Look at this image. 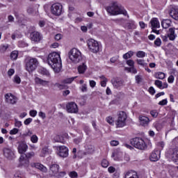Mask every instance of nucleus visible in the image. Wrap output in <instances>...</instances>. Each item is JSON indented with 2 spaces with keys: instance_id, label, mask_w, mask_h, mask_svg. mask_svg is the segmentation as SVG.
Returning a JSON list of instances; mask_svg holds the SVG:
<instances>
[{
  "instance_id": "1",
  "label": "nucleus",
  "mask_w": 178,
  "mask_h": 178,
  "mask_svg": "<svg viewBox=\"0 0 178 178\" xmlns=\"http://www.w3.org/2000/svg\"><path fill=\"white\" fill-rule=\"evenodd\" d=\"M47 63L51 66L55 73H59L62 70L60 54L56 52L50 53L47 57Z\"/></svg>"
},
{
  "instance_id": "2",
  "label": "nucleus",
  "mask_w": 178,
  "mask_h": 178,
  "mask_svg": "<svg viewBox=\"0 0 178 178\" xmlns=\"http://www.w3.org/2000/svg\"><path fill=\"white\" fill-rule=\"evenodd\" d=\"M106 9L111 16H116L118 15H124V16H127V11L124 10V8L119 6L117 2L112 3Z\"/></svg>"
},
{
  "instance_id": "3",
  "label": "nucleus",
  "mask_w": 178,
  "mask_h": 178,
  "mask_svg": "<svg viewBox=\"0 0 178 178\" xmlns=\"http://www.w3.org/2000/svg\"><path fill=\"white\" fill-rule=\"evenodd\" d=\"M38 66V60L34 58H26L25 60V69L29 73H33Z\"/></svg>"
},
{
  "instance_id": "4",
  "label": "nucleus",
  "mask_w": 178,
  "mask_h": 178,
  "mask_svg": "<svg viewBox=\"0 0 178 178\" xmlns=\"http://www.w3.org/2000/svg\"><path fill=\"white\" fill-rule=\"evenodd\" d=\"M68 55L70 60H72L73 63H79V62L81 60V52L76 48L71 49Z\"/></svg>"
},
{
  "instance_id": "5",
  "label": "nucleus",
  "mask_w": 178,
  "mask_h": 178,
  "mask_svg": "<svg viewBox=\"0 0 178 178\" xmlns=\"http://www.w3.org/2000/svg\"><path fill=\"white\" fill-rule=\"evenodd\" d=\"M118 116V119L115 121L116 127H124L126 126V120H127V114L124 111H120Z\"/></svg>"
},
{
  "instance_id": "6",
  "label": "nucleus",
  "mask_w": 178,
  "mask_h": 178,
  "mask_svg": "<svg viewBox=\"0 0 178 178\" xmlns=\"http://www.w3.org/2000/svg\"><path fill=\"white\" fill-rule=\"evenodd\" d=\"M131 144L138 149H145L147 148V143L144 139L141 138H134L131 140Z\"/></svg>"
},
{
  "instance_id": "7",
  "label": "nucleus",
  "mask_w": 178,
  "mask_h": 178,
  "mask_svg": "<svg viewBox=\"0 0 178 178\" xmlns=\"http://www.w3.org/2000/svg\"><path fill=\"white\" fill-rule=\"evenodd\" d=\"M165 156L172 159L175 163L178 165V148L169 149L165 154Z\"/></svg>"
},
{
  "instance_id": "8",
  "label": "nucleus",
  "mask_w": 178,
  "mask_h": 178,
  "mask_svg": "<svg viewBox=\"0 0 178 178\" xmlns=\"http://www.w3.org/2000/svg\"><path fill=\"white\" fill-rule=\"evenodd\" d=\"M88 47L92 52L97 54L99 51V44L94 39H90L87 42Z\"/></svg>"
},
{
  "instance_id": "9",
  "label": "nucleus",
  "mask_w": 178,
  "mask_h": 178,
  "mask_svg": "<svg viewBox=\"0 0 178 178\" xmlns=\"http://www.w3.org/2000/svg\"><path fill=\"white\" fill-rule=\"evenodd\" d=\"M51 12L54 16H60L62 15V6L59 3H56L51 6Z\"/></svg>"
},
{
  "instance_id": "10",
  "label": "nucleus",
  "mask_w": 178,
  "mask_h": 178,
  "mask_svg": "<svg viewBox=\"0 0 178 178\" xmlns=\"http://www.w3.org/2000/svg\"><path fill=\"white\" fill-rule=\"evenodd\" d=\"M58 149V155L61 158H66L69 155V149L66 146H58L57 147Z\"/></svg>"
},
{
  "instance_id": "11",
  "label": "nucleus",
  "mask_w": 178,
  "mask_h": 178,
  "mask_svg": "<svg viewBox=\"0 0 178 178\" xmlns=\"http://www.w3.org/2000/svg\"><path fill=\"white\" fill-rule=\"evenodd\" d=\"M66 108L69 113H77V112H79L77 104L73 102L68 103Z\"/></svg>"
},
{
  "instance_id": "12",
  "label": "nucleus",
  "mask_w": 178,
  "mask_h": 178,
  "mask_svg": "<svg viewBox=\"0 0 178 178\" xmlns=\"http://www.w3.org/2000/svg\"><path fill=\"white\" fill-rule=\"evenodd\" d=\"M6 102L7 104H11V105H15L17 102V98L15 97L12 93H7L5 95Z\"/></svg>"
},
{
  "instance_id": "13",
  "label": "nucleus",
  "mask_w": 178,
  "mask_h": 178,
  "mask_svg": "<svg viewBox=\"0 0 178 178\" xmlns=\"http://www.w3.org/2000/svg\"><path fill=\"white\" fill-rule=\"evenodd\" d=\"M30 37L31 41H33V42H40V41L42 40V35L38 31L32 32L30 35Z\"/></svg>"
},
{
  "instance_id": "14",
  "label": "nucleus",
  "mask_w": 178,
  "mask_h": 178,
  "mask_svg": "<svg viewBox=\"0 0 178 178\" xmlns=\"http://www.w3.org/2000/svg\"><path fill=\"white\" fill-rule=\"evenodd\" d=\"M161 158V150H154L152 152L149 159L152 162H156Z\"/></svg>"
},
{
  "instance_id": "15",
  "label": "nucleus",
  "mask_w": 178,
  "mask_h": 178,
  "mask_svg": "<svg viewBox=\"0 0 178 178\" xmlns=\"http://www.w3.org/2000/svg\"><path fill=\"white\" fill-rule=\"evenodd\" d=\"M31 166L32 168H36V169H39V170H41V172H43V173H47V172H48V169H47L44 165L40 163H31Z\"/></svg>"
},
{
  "instance_id": "16",
  "label": "nucleus",
  "mask_w": 178,
  "mask_h": 178,
  "mask_svg": "<svg viewBox=\"0 0 178 178\" xmlns=\"http://www.w3.org/2000/svg\"><path fill=\"white\" fill-rule=\"evenodd\" d=\"M3 154L8 159H13V158H15V152L10 148H4Z\"/></svg>"
},
{
  "instance_id": "17",
  "label": "nucleus",
  "mask_w": 178,
  "mask_h": 178,
  "mask_svg": "<svg viewBox=\"0 0 178 178\" xmlns=\"http://www.w3.org/2000/svg\"><path fill=\"white\" fill-rule=\"evenodd\" d=\"M139 122L142 126H148L149 124V118L144 115H140Z\"/></svg>"
},
{
  "instance_id": "18",
  "label": "nucleus",
  "mask_w": 178,
  "mask_h": 178,
  "mask_svg": "<svg viewBox=\"0 0 178 178\" xmlns=\"http://www.w3.org/2000/svg\"><path fill=\"white\" fill-rule=\"evenodd\" d=\"M150 24L152 29H159V27H161V24L159 23V20H158V18H152L150 20Z\"/></svg>"
},
{
  "instance_id": "19",
  "label": "nucleus",
  "mask_w": 178,
  "mask_h": 178,
  "mask_svg": "<svg viewBox=\"0 0 178 178\" xmlns=\"http://www.w3.org/2000/svg\"><path fill=\"white\" fill-rule=\"evenodd\" d=\"M28 148H29V146L26 143L22 142L19 143L18 146V151L19 154H24V152L27 151Z\"/></svg>"
},
{
  "instance_id": "20",
  "label": "nucleus",
  "mask_w": 178,
  "mask_h": 178,
  "mask_svg": "<svg viewBox=\"0 0 178 178\" xmlns=\"http://www.w3.org/2000/svg\"><path fill=\"white\" fill-rule=\"evenodd\" d=\"M175 30H176V29L170 28L168 31V38H170L171 41H173L176 38V37H177Z\"/></svg>"
},
{
  "instance_id": "21",
  "label": "nucleus",
  "mask_w": 178,
  "mask_h": 178,
  "mask_svg": "<svg viewBox=\"0 0 178 178\" xmlns=\"http://www.w3.org/2000/svg\"><path fill=\"white\" fill-rule=\"evenodd\" d=\"M35 83H36V84H40V86H48V84H49V81H45L39 77L35 78Z\"/></svg>"
},
{
  "instance_id": "22",
  "label": "nucleus",
  "mask_w": 178,
  "mask_h": 178,
  "mask_svg": "<svg viewBox=\"0 0 178 178\" xmlns=\"http://www.w3.org/2000/svg\"><path fill=\"white\" fill-rule=\"evenodd\" d=\"M124 178H138L136 172L133 171H128L125 172Z\"/></svg>"
},
{
  "instance_id": "23",
  "label": "nucleus",
  "mask_w": 178,
  "mask_h": 178,
  "mask_svg": "<svg viewBox=\"0 0 178 178\" xmlns=\"http://www.w3.org/2000/svg\"><path fill=\"white\" fill-rule=\"evenodd\" d=\"M170 24H172V21H170V19H166L161 22L163 29H169V27H170Z\"/></svg>"
},
{
  "instance_id": "24",
  "label": "nucleus",
  "mask_w": 178,
  "mask_h": 178,
  "mask_svg": "<svg viewBox=\"0 0 178 178\" xmlns=\"http://www.w3.org/2000/svg\"><path fill=\"white\" fill-rule=\"evenodd\" d=\"M86 70H87V65L86 63H82L78 67V72L79 74H84V73H86Z\"/></svg>"
},
{
  "instance_id": "25",
  "label": "nucleus",
  "mask_w": 178,
  "mask_h": 178,
  "mask_svg": "<svg viewBox=\"0 0 178 178\" xmlns=\"http://www.w3.org/2000/svg\"><path fill=\"white\" fill-rule=\"evenodd\" d=\"M124 27L127 30H133L136 29V24L134 23V21H129L124 25Z\"/></svg>"
},
{
  "instance_id": "26",
  "label": "nucleus",
  "mask_w": 178,
  "mask_h": 178,
  "mask_svg": "<svg viewBox=\"0 0 178 178\" xmlns=\"http://www.w3.org/2000/svg\"><path fill=\"white\" fill-rule=\"evenodd\" d=\"M170 15L175 19V20H178V9L172 8L170 12Z\"/></svg>"
},
{
  "instance_id": "27",
  "label": "nucleus",
  "mask_w": 178,
  "mask_h": 178,
  "mask_svg": "<svg viewBox=\"0 0 178 178\" xmlns=\"http://www.w3.org/2000/svg\"><path fill=\"white\" fill-rule=\"evenodd\" d=\"M14 178H26V173L23 171H17L14 175Z\"/></svg>"
},
{
  "instance_id": "28",
  "label": "nucleus",
  "mask_w": 178,
  "mask_h": 178,
  "mask_svg": "<svg viewBox=\"0 0 178 178\" xmlns=\"http://www.w3.org/2000/svg\"><path fill=\"white\" fill-rule=\"evenodd\" d=\"M113 86L115 88H119V87H122L123 86V81L120 80V79H116L113 82Z\"/></svg>"
},
{
  "instance_id": "29",
  "label": "nucleus",
  "mask_w": 178,
  "mask_h": 178,
  "mask_svg": "<svg viewBox=\"0 0 178 178\" xmlns=\"http://www.w3.org/2000/svg\"><path fill=\"white\" fill-rule=\"evenodd\" d=\"M39 73H40V74H42L43 76H47V77H49L50 76L49 72L44 67H40L39 69Z\"/></svg>"
},
{
  "instance_id": "30",
  "label": "nucleus",
  "mask_w": 178,
  "mask_h": 178,
  "mask_svg": "<svg viewBox=\"0 0 178 178\" xmlns=\"http://www.w3.org/2000/svg\"><path fill=\"white\" fill-rule=\"evenodd\" d=\"M50 170L54 174L58 173V172H59V165L57 164H52L50 166Z\"/></svg>"
},
{
  "instance_id": "31",
  "label": "nucleus",
  "mask_w": 178,
  "mask_h": 178,
  "mask_svg": "<svg viewBox=\"0 0 178 178\" xmlns=\"http://www.w3.org/2000/svg\"><path fill=\"white\" fill-rule=\"evenodd\" d=\"M134 55V51H129L123 55V59L127 60L131 58V56H133Z\"/></svg>"
},
{
  "instance_id": "32",
  "label": "nucleus",
  "mask_w": 178,
  "mask_h": 178,
  "mask_svg": "<svg viewBox=\"0 0 178 178\" xmlns=\"http://www.w3.org/2000/svg\"><path fill=\"white\" fill-rule=\"evenodd\" d=\"M154 77L159 79V80H163L165 79V73L163 72H157L155 74Z\"/></svg>"
},
{
  "instance_id": "33",
  "label": "nucleus",
  "mask_w": 178,
  "mask_h": 178,
  "mask_svg": "<svg viewBox=\"0 0 178 178\" xmlns=\"http://www.w3.org/2000/svg\"><path fill=\"white\" fill-rule=\"evenodd\" d=\"M76 76L71 77V78H67L63 81V84H70L72 82L74 81V79H76Z\"/></svg>"
},
{
  "instance_id": "34",
  "label": "nucleus",
  "mask_w": 178,
  "mask_h": 178,
  "mask_svg": "<svg viewBox=\"0 0 178 178\" xmlns=\"http://www.w3.org/2000/svg\"><path fill=\"white\" fill-rule=\"evenodd\" d=\"M136 63H138V65H140V66H142L143 67H147V63L145 60L137 59Z\"/></svg>"
},
{
  "instance_id": "35",
  "label": "nucleus",
  "mask_w": 178,
  "mask_h": 178,
  "mask_svg": "<svg viewBox=\"0 0 178 178\" xmlns=\"http://www.w3.org/2000/svg\"><path fill=\"white\" fill-rule=\"evenodd\" d=\"M86 151L87 154H92V152H94V146H92V145L86 146Z\"/></svg>"
},
{
  "instance_id": "36",
  "label": "nucleus",
  "mask_w": 178,
  "mask_h": 178,
  "mask_svg": "<svg viewBox=\"0 0 178 178\" xmlns=\"http://www.w3.org/2000/svg\"><path fill=\"white\" fill-rule=\"evenodd\" d=\"M19 162L21 165H25V166H27V165H29V160L24 159V157H23V156H20Z\"/></svg>"
},
{
  "instance_id": "37",
  "label": "nucleus",
  "mask_w": 178,
  "mask_h": 178,
  "mask_svg": "<svg viewBox=\"0 0 178 178\" xmlns=\"http://www.w3.org/2000/svg\"><path fill=\"white\" fill-rule=\"evenodd\" d=\"M22 38V35L19 32H14L11 35L12 40H16V38Z\"/></svg>"
},
{
  "instance_id": "38",
  "label": "nucleus",
  "mask_w": 178,
  "mask_h": 178,
  "mask_svg": "<svg viewBox=\"0 0 178 178\" xmlns=\"http://www.w3.org/2000/svg\"><path fill=\"white\" fill-rule=\"evenodd\" d=\"M54 140L56 143H63V138L59 135H56V136H54Z\"/></svg>"
},
{
  "instance_id": "39",
  "label": "nucleus",
  "mask_w": 178,
  "mask_h": 178,
  "mask_svg": "<svg viewBox=\"0 0 178 178\" xmlns=\"http://www.w3.org/2000/svg\"><path fill=\"white\" fill-rule=\"evenodd\" d=\"M18 55H19V53L17 52V51H12V53L10 54V58H11V59L15 60L17 59Z\"/></svg>"
},
{
  "instance_id": "40",
  "label": "nucleus",
  "mask_w": 178,
  "mask_h": 178,
  "mask_svg": "<svg viewBox=\"0 0 178 178\" xmlns=\"http://www.w3.org/2000/svg\"><path fill=\"white\" fill-rule=\"evenodd\" d=\"M147 54H145V52H144L143 51H138L136 53V56L137 58H145V56Z\"/></svg>"
},
{
  "instance_id": "41",
  "label": "nucleus",
  "mask_w": 178,
  "mask_h": 178,
  "mask_svg": "<svg viewBox=\"0 0 178 178\" xmlns=\"http://www.w3.org/2000/svg\"><path fill=\"white\" fill-rule=\"evenodd\" d=\"M127 71L129 72V73H133L134 74H136L137 73V69L134 67L126 68Z\"/></svg>"
},
{
  "instance_id": "42",
  "label": "nucleus",
  "mask_w": 178,
  "mask_h": 178,
  "mask_svg": "<svg viewBox=\"0 0 178 178\" xmlns=\"http://www.w3.org/2000/svg\"><path fill=\"white\" fill-rule=\"evenodd\" d=\"M106 120L107 122V123H108L109 124L113 125V123L115 122V120H113V118H112L111 116L107 117L106 118Z\"/></svg>"
},
{
  "instance_id": "43",
  "label": "nucleus",
  "mask_w": 178,
  "mask_h": 178,
  "mask_svg": "<svg viewBox=\"0 0 178 178\" xmlns=\"http://www.w3.org/2000/svg\"><path fill=\"white\" fill-rule=\"evenodd\" d=\"M154 45H156V47H161V45H162V40H161V38H157L155 41H154Z\"/></svg>"
},
{
  "instance_id": "44",
  "label": "nucleus",
  "mask_w": 178,
  "mask_h": 178,
  "mask_svg": "<svg viewBox=\"0 0 178 178\" xmlns=\"http://www.w3.org/2000/svg\"><path fill=\"white\" fill-rule=\"evenodd\" d=\"M31 141L33 143V144L38 143V137H37V135L32 136L31 137Z\"/></svg>"
},
{
  "instance_id": "45",
  "label": "nucleus",
  "mask_w": 178,
  "mask_h": 178,
  "mask_svg": "<svg viewBox=\"0 0 178 178\" xmlns=\"http://www.w3.org/2000/svg\"><path fill=\"white\" fill-rule=\"evenodd\" d=\"M55 86L59 90H65V88H66V86H65V84H63V83H62V84H60V83H56Z\"/></svg>"
},
{
  "instance_id": "46",
  "label": "nucleus",
  "mask_w": 178,
  "mask_h": 178,
  "mask_svg": "<svg viewBox=\"0 0 178 178\" xmlns=\"http://www.w3.org/2000/svg\"><path fill=\"white\" fill-rule=\"evenodd\" d=\"M102 168H108L109 166V162L107 161L106 159H103L102 161Z\"/></svg>"
},
{
  "instance_id": "47",
  "label": "nucleus",
  "mask_w": 178,
  "mask_h": 178,
  "mask_svg": "<svg viewBox=\"0 0 178 178\" xmlns=\"http://www.w3.org/2000/svg\"><path fill=\"white\" fill-rule=\"evenodd\" d=\"M155 86L158 87V88H160V90L162 89V81L159 80H156L154 82Z\"/></svg>"
},
{
  "instance_id": "48",
  "label": "nucleus",
  "mask_w": 178,
  "mask_h": 178,
  "mask_svg": "<svg viewBox=\"0 0 178 178\" xmlns=\"http://www.w3.org/2000/svg\"><path fill=\"white\" fill-rule=\"evenodd\" d=\"M22 80L20 79V77L17 75H15L14 76V83H16L17 84H20Z\"/></svg>"
},
{
  "instance_id": "49",
  "label": "nucleus",
  "mask_w": 178,
  "mask_h": 178,
  "mask_svg": "<svg viewBox=\"0 0 178 178\" xmlns=\"http://www.w3.org/2000/svg\"><path fill=\"white\" fill-rule=\"evenodd\" d=\"M168 104V99H164L159 102V105H161V106H163L164 105Z\"/></svg>"
},
{
  "instance_id": "50",
  "label": "nucleus",
  "mask_w": 178,
  "mask_h": 178,
  "mask_svg": "<svg viewBox=\"0 0 178 178\" xmlns=\"http://www.w3.org/2000/svg\"><path fill=\"white\" fill-rule=\"evenodd\" d=\"M25 155L27 159H30V158H33V156H34V152L26 153Z\"/></svg>"
},
{
  "instance_id": "51",
  "label": "nucleus",
  "mask_w": 178,
  "mask_h": 178,
  "mask_svg": "<svg viewBox=\"0 0 178 178\" xmlns=\"http://www.w3.org/2000/svg\"><path fill=\"white\" fill-rule=\"evenodd\" d=\"M33 122V118H27L24 122V124L26 126H29V124H30L31 122Z\"/></svg>"
},
{
  "instance_id": "52",
  "label": "nucleus",
  "mask_w": 178,
  "mask_h": 178,
  "mask_svg": "<svg viewBox=\"0 0 178 178\" xmlns=\"http://www.w3.org/2000/svg\"><path fill=\"white\" fill-rule=\"evenodd\" d=\"M127 65H128V66H130L131 67H133L134 66V60H127Z\"/></svg>"
},
{
  "instance_id": "53",
  "label": "nucleus",
  "mask_w": 178,
  "mask_h": 178,
  "mask_svg": "<svg viewBox=\"0 0 178 178\" xmlns=\"http://www.w3.org/2000/svg\"><path fill=\"white\" fill-rule=\"evenodd\" d=\"M150 114L152 115V118L158 117V111H156V110H153L150 111Z\"/></svg>"
},
{
  "instance_id": "54",
  "label": "nucleus",
  "mask_w": 178,
  "mask_h": 178,
  "mask_svg": "<svg viewBox=\"0 0 178 178\" xmlns=\"http://www.w3.org/2000/svg\"><path fill=\"white\" fill-rule=\"evenodd\" d=\"M29 115L30 116H31L32 118H35V116H37V111L35 110H32L29 112Z\"/></svg>"
},
{
  "instance_id": "55",
  "label": "nucleus",
  "mask_w": 178,
  "mask_h": 178,
  "mask_svg": "<svg viewBox=\"0 0 178 178\" xmlns=\"http://www.w3.org/2000/svg\"><path fill=\"white\" fill-rule=\"evenodd\" d=\"M19 133V129L17 128H14L11 131H10V134H17Z\"/></svg>"
},
{
  "instance_id": "56",
  "label": "nucleus",
  "mask_w": 178,
  "mask_h": 178,
  "mask_svg": "<svg viewBox=\"0 0 178 178\" xmlns=\"http://www.w3.org/2000/svg\"><path fill=\"white\" fill-rule=\"evenodd\" d=\"M89 83L92 88H94V87H95V86H97V82H95V81H94V80L89 81Z\"/></svg>"
},
{
  "instance_id": "57",
  "label": "nucleus",
  "mask_w": 178,
  "mask_h": 178,
  "mask_svg": "<svg viewBox=\"0 0 178 178\" xmlns=\"http://www.w3.org/2000/svg\"><path fill=\"white\" fill-rule=\"evenodd\" d=\"M110 144H111V145H112V147H116L117 145H119V141H118V140H111Z\"/></svg>"
},
{
  "instance_id": "58",
  "label": "nucleus",
  "mask_w": 178,
  "mask_h": 178,
  "mask_svg": "<svg viewBox=\"0 0 178 178\" xmlns=\"http://www.w3.org/2000/svg\"><path fill=\"white\" fill-rule=\"evenodd\" d=\"M70 176L72 178H77L78 175L75 171H72L70 173Z\"/></svg>"
},
{
  "instance_id": "59",
  "label": "nucleus",
  "mask_w": 178,
  "mask_h": 178,
  "mask_svg": "<svg viewBox=\"0 0 178 178\" xmlns=\"http://www.w3.org/2000/svg\"><path fill=\"white\" fill-rule=\"evenodd\" d=\"M108 170L109 173H115V172H116V168H115V167L111 166L108 168Z\"/></svg>"
},
{
  "instance_id": "60",
  "label": "nucleus",
  "mask_w": 178,
  "mask_h": 178,
  "mask_svg": "<svg viewBox=\"0 0 178 178\" xmlns=\"http://www.w3.org/2000/svg\"><path fill=\"white\" fill-rule=\"evenodd\" d=\"M15 127H22V122L17 120H15Z\"/></svg>"
},
{
  "instance_id": "61",
  "label": "nucleus",
  "mask_w": 178,
  "mask_h": 178,
  "mask_svg": "<svg viewBox=\"0 0 178 178\" xmlns=\"http://www.w3.org/2000/svg\"><path fill=\"white\" fill-rule=\"evenodd\" d=\"M118 59H119V57L117 56H114V57H112L111 59H110V62H111V63H115V62H116V60H118Z\"/></svg>"
},
{
  "instance_id": "62",
  "label": "nucleus",
  "mask_w": 178,
  "mask_h": 178,
  "mask_svg": "<svg viewBox=\"0 0 178 178\" xmlns=\"http://www.w3.org/2000/svg\"><path fill=\"white\" fill-rule=\"evenodd\" d=\"M81 90L82 92H86L87 91V85L86 84L82 85Z\"/></svg>"
},
{
  "instance_id": "63",
  "label": "nucleus",
  "mask_w": 178,
  "mask_h": 178,
  "mask_svg": "<svg viewBox=\"0 0 178 178\" xmlns=\"http://www.w3.org/2000/svg\"><path fill=\"white\" fill-rule=\"evenodd\" d=\"M141 80L143 79H141V76H140V75L136 76V81L138 84H140Z\"/></svg>"
},
{
  "instance_id": "64",
  "label": "nucleus",
  "mask_w": 178,
  "mask_h": 178,
  "mask_svg": "<svg viewBox=\"0 0 178 178\" xmlns=\"http://www.w3.org/2000/svg\"><path fill=\"white\" fill-rule=\"evenodd\" d=\"M149 94H151L152 95H154V94H155V89L154 88V87H150L149 88Z\"/></svg>"
}]
</instances>
